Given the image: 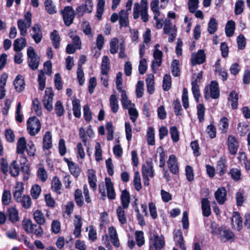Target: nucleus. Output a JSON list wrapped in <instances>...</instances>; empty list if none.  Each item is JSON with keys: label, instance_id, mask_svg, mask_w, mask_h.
<instances>
[{"label": "nucleus", "instance_id": "f8f14e48", "mask_svg": "<svg viewBox=\"0 0 250 250\" xmlns=\"http://www.w3.org/2000/svg\"><path fill=\"white\" fill-rule=\"evenodd\" d=\"M206 59V55L203 50H199L197 53L191 55V62L193 65L203 63Z\"/></svg>", "mask_w": 250, "mask_h": 250}, {"label": "nucleus", "instance_id": "774afa93", "mask_svg": "<svg viewBox=\"0 0 250 250\" xmlns=\"http://www.w3.org/2000/svg\"><path fill=\"white\" fill-rule=\"evenodd\" d=\"M244 1L242 0H238L235 5V14H241L244 10Z\"/></svg>", "mask_w": 250, "mask_h": 250}, {"label": "nucleus", "instance_id": "052dcab7", "mask_svg": "<svg viewBox=\"0 0 250 250\" xmlns=\"http://www.w3.org/2000/svg\"><path fill=\"white\" fill-rule=\"evenodd\" d=\"M174 239L177 244L179 246L184 245L182 232L180 230H178L174 232Z\"/></svg>", "mask_w": 250, "mask_h": 250}, {"label": "nucleus", "instance_id": "20e7f679", "mask_svg": "<svg viewBox=\"0 0 250 250\" xmlns=\"http://www.w3.org/2000/svg\"><path fill=\"white\" fill-rule=\"evenodd\" d=\"M205 98L208 99L209 98L217 99L220 95V91L218 84L217 82L212 81L209 85L205 89Z\"/></svg>", "mask_w": 250, "mask_h": 250}, {"label": "nucleus", "instance_id": "5701e85b", "mask_svg": "<svg viewBox=\"0 0 250 250\" xmlns=\"http://www.w3.org/2000/svg\"><path fill=\"white\" fill-rule=\"evenodd\" d=\"M7 215L9 220L12 223H16L19 220L18 211L14 207H10L7 209Z\"/></svg>", "mask_w": 250, "mask_h": 250}, {"label": "nucleus", "instance_id": "f257e3e1", "mask_svg": "<svg viewBox=\"0 0 250 250\" xmlns=\"http://www.w3.org/2000/svg\"><path fill=\"white\" fill-rule=\"evenodd\" d=\"M148 3L147 0H141L140 3L135 2L134 4L133 16L135 20L141 16L142 20L146 22L148 20V15L147 13Z\"/></svg>", "mask_w": 250, "mask_h": 250}, {"label": "nucleus", "instance_id": "09e8293b", "mask_svg": "<svg viewBox=\"0 0 250 250\" xmlns=\"http://www.w3.org/2000/svg\"><path fill=\"white\" fill-rule=\"evenodd\" d=\"M75 200L77 205L79 207H82L83 205V200L82 192L81 189H77L74 193Z\"/></svg>", "mask_w": 250, "mask_h": 250}, {"label": "nucleus", "instance_id": "de8ad7c7", "mask_svg": "<svg viewBox=\"0 0 250 250\" xmlns=\"http://www.w3.org/2000/svg\"><path fill=\"white\" fill-rule=\"evenodd\" d=\"M217 22L215 19L212 18L208 23V31L210 34H214L217 30Z\"/></svg>", "mask_w": 250, "mask_h": 250}, {"label": "nucleus", "instance_id": "4d7b16f0", "mask_svg": "<svg viewBox=\"0 0 250 250\" xmlns=\"http://www.w3.org/2000/svg\"><path fill=\"white\" fill-rule=\"evenodd\" d=\"M171 81L170 75L166 74L163 79V88L164 90L168 91L171 87Z\"/></svg>", "mask_w": 250, "mask_h": 250}, {"label": "nucleus", "instance_id": "423d86ee", "mask_svg": "<svg viewBox=\"0 0 250 250\" xmlns=\"http://www.w3.org/2000/svg\"><path fill=\"white\" fill-rule=\"evenodd\" d=\"M65 24L68 26L72 22L75 17L74 11L71 6H66L61 11Z\"/></svg>", "mask_w": 250, "mask_h": 250}, {"label": "nucleus", "instance_id": "2eb2a0df", "mask_svg": "<svg viewBox=\"0 0 250 250\" xmlns=\"http://www.w3.org/2000/svg\"><path fill=\"white\" fill-rule=\"evenodd\" d=\"M242 219L237 212H234L231 218L232 228L237 230H240L242 228Z\"/></svg>", "mask_w": 250, "mask_h": 250}, {"label": "nucleus", "instance_id": "dca6fc26", "mask_svg": "<svg viewBox=\"0 0 250 250\" xmlns=\"http://www.w3.org/2000/svg\"><path fill=\"white\" fill-rule=\"evenodd\" d=\"M105 184L107 190V195L109 199L113 200L115 198V192L113 187V184L109 178H105Z\"/></svg>", "mask_w": 250, "mask_h": 250}, {"label": "nucleus", "instance_id": "a19ab883", "mask_svg": "<svg viewBox=\"0 0 250 250\" xmlns=\"http://www.w3.org/2000/svg\"><path fill=\"white\" fill-rule=\"evenodd\" d=\"M121 103L123 107L125 109H127L134 104H132L130 100H128L125 91H123L121 94Z\"/></svg>", "mask_w": 250, "mask_h": 250}, {"label": "nucleus", "instance_id": "a211bd4d", "mask_svg": "<svg viewBox=\"0 0 250 250\" xmlns=\"http://www.w3.org/2000/svg\"><path fill=\"white\" fill-rule=\"evenodd\" d=\"M167 165L171 172L174 174H177L178 173V167L177 166V159L175 156L174 155H171L169 157V159L167 161Z\"/></svg>", "mask_w": 250, "mask_h": 250}, {"label": "nucleus", "instance_id": "0eeeda50", "mask_svg": "<svg viewBox=\"0 0 250 250\" xmlns=\"http://www.w3.org/2000/svg\"><path fill=\"white\" fill-rule=\"evenodd\" d=\"M54 93L52 88H46L45 95L43 97V104L44 107L49 111L53 110V99Z\"/></svg>", "mask_w": 250, "mask_h": 250}, {"label": "nucleus", "instance_id": "4c0bfd02", "mask_svg": "<svg viewBox=\"0 0 250 250\" xmlns=\"http://www.w3.org/2000/svg\"><path fill=\"white\" fill-rule=\"evenodd\" d=\"M147 91L150 94L154 92V76L152 74H149L146 79Z\"/></svg>", "mask_w": 250, "mask_h": 250}, {"label": "nucleus", "instance_id": "aec40b11", "mask_svg": "<svg viewBox=\"0 0 250 250\" xmlns=\"http://www.w3.org/2000/svg\"><path fill=\"white\" fill-rule=\"evenodd\" d=\"M128 14L129 13L125 10H122L119 12V23L121 27H126L128 25Z\"/></svg>", "mask_w": 250, "mask_h": 250}, {"label": "nucleus", "instance_id": "58836bf2", "mask_svg": "<svg viewBox=\"0 0 250 250\" xmlns=\"http://www.w3.org/2000/svg\"><path fill=\"white\" fill-rule=\"evenodd\" d=\"M74 115L76 118H80L81 115L80 101L77 99L72 101Z\"/></svg>", "mask_w": 250, "mask_h": 250}, {"label": "nucleus", "instance_id": "0e129e2a", "mask_svg": "<svg viewBox=\"0 0 250 250\" xmlns=\"http://www.w3.org/2000/svg\"><path fill=\"white\" fill-rule=\"evenodd\" d=\"M33 108L37 115L41 116L42 114V107L37 99H35L33 101Z\"/></svg>", "mask_w": 250, "mask_h": 250}, {"label": "nucleus", "instance_id": "ea45409f", "mask_svg": "<svg viewBox=\"0 0 250 250\" xmlns=\"http://www.w3.org/2000/svg\"><path fill=\"white\" fill-rule=\"evenodd\" d=\"M235 29V22L233 21H229L225 28V32L228 37H231L233 35Z\"/></svg>", "mask_w": 250, "mask_h": 250}, {"label": "nucleus", "instance_id": "8fccbe9b", "mask_svg": "<svg viewBox=\"0 0 250 250\" xmlns=\"http://www.w3.org/2000/svg\"><path fill=\"white\" fill-rule=\"evenodd\" d=\"M165 25L164 27V31L165 34H168L171 33L172 31H176L175 26L172 27V23L170 20L166 19L165 20Z\"/></svg>", "mask_w": 250, "mask_h": 250}, {"label": "nucleus", "instance_id": "864d4df0", "mask_svg": "<svg viewBox=\"0 0 250 250\" xmlns=\"http://www.w3.org/2000/svg\"><path fill=\"white\" fill-rule=\"evenodd\" d=\"M23 186L21 184H18L17 186L15 188L13 196L14 198L19 202V200L20 199L21 195L23 192Z\"/></svg>", "mask_w": 250, "mask_h": 250}, {"label": "nucleus", "instance_id": "6e6552de", "mask_svg": "<svg viewBox=\"0 0 250 250\" xmlns=\"http://www.w3.org/2000/svg\"><path fill=\"white\" fill-rule=\"evenodd\" d=\"M149 246H152L156 250H161L165 246V239L163 236L153 234V237L150 239Z\"/></svg>", "mask_w": 250, "mask_h": 250}, {"label": "nucleus", "instance_id": "ddd939ff", "mask_svg": "<svg viewBox=\"0 0 250 250\" xmlns=\"http://www.w3.org/2000/svg\"><path fill=\"white\" fill-rule=\"evenodd\" d=\"M228 148L232 155L236 154L239 147L238 142L236 138L232 136H229L228 139Z\"/></svg>", "mask_w": 250, "mask_h": 250}, {"label": "nucleus", "instance_id": "cd10ccee", "mask_svg": "<svg viewBox=\"0 0 250 250\" xmlns=\"http://www.w3.org/2000/svg\"><path fill=\"white\" fill-rule=\"evenodd\" d=\"M13 45L15 51L20 52L26 46V39L22 37L17 39L15 40Z\"/></svg>", "mask_w": 250, "mask_h": 250}, {"label": "nucleus", "instance_id": "1a4fd4ad", "mask_svg": "<svg viewBox=\"0 0 250 250\" xmlns=\"http://www.w3.org/2000/svg\"><path fill=\"white\" fill-rule=\"evenodd\" d=\"M218 230L220 238L222 241L226 242L234 240V234L232 231L223 227L218 228Z\"/></svg>", "mask_w": 250, "mask_h": 250}, {"label": "nucleus", "instance_id": "c03bdc74", "mask_svg": "<svg viewBox=\"0 0 250 250\" xmlns=\"http://www.w3.org/2000/svg\"><path fill=\"white\" fill-rule=\"evenodd\" d=\"M171 72L175 77L178 76L180 74L179 61L177 60H174L171 64Z\"/></svg>", "mask_w": 250, "mask_h": 250}, {"label": "nucleus", "instance_id": "13d9d810", "mask_svg": "<svg viewBox=\"0 0 250 250\" xmlns=\"http://www.w3.org/2000/svg\"><path fill=\"white\" fill-rule=\"evenodd\" d=\"M38 81L39 83V89L42 91L45 88L46 81L45 76L42 71L38 75Z\"/></svg>", "mask_w": 250, "mask_h": 250}, {"label": "nucleus", "instance_id": "7c9ffc66", "mask_svg": "<svg viewBox=\"0 0 250 250\" xmlns=\"http://www.w3.org/2000/svg\"><path fill=\"white\" fill-rule=\"evenodd\" d=\"M14 85L15 88L18 92H21L24 89V80L22 79V77L21 75H18L16 77L14 82Z\"/></svg>", "mask_w": 250, "mask_h": 250}, {"label": "nucleus", "instance_id": "6e6d98bb", "mask_svg": "<svg viewBox=\"0 0 250 250\" xmlns=\"http://www.w3.org/2000/svg\"><path fill=\"white\" fill-rule=\"evenodd\" d=\"M135 235L137 245L139 247H141L145 243L143 232L142 231H136Z\"/></svg>", "mask_w": 250, "mask_h": 250}, {"label": "nucleus", "instance_id": "c756f323", "mask_svg": "<svg viewBox=\"0 0 250 250\" xmlns=\"http://www.w3.org/2000/svg\"><path fill=\"white\" fill-rule=\"evenodd\" d=\"M110 60L107 56L103 57L101 64V74H107L109 70Z\"/></svg>", "mask_w": 250, "mask_h": 250}, {"label": "nucleus", "instance_id": "bf43d9fd", "mask_svg": "<svg viewBox=\"0 0 250 250\" xmlns=\"http://www.w3.org/2000/svg\"><path fill=\"white\" fill-rule=\"evenodd\" d=\"M229 127V122L228 119L226 117H223L220 119L219 124V127L222 132L223 133H226L227 129Z\"/></svg>", "mask_w": 250, "mask_h": 250}, {"label": "nucleus", "instance_id": "338daca9", "mask_svg": "<svg viewBox=\"0 0 250 250\" xmlns=\"http://www.w3.org/2000/svg\"><path fill=\"white\" fill-rule=\"evenodd\" d=\"M133 182L135 189L139 191L142 188V185L141 183L140 176L138 172H136L134 173Z\"/></svg>", "mask_w": 250, "mask_h": 250}, {"label": "nucleus", "instance_id": "49530a36", "mask_svg": "<svg viewBox=\"0 0 250 250\" xmlns=\"http://www.w3.org/2000/svg\"><path fill=\"white\" fill-rule=\"evenodd\" d=\"M10 173L13 177H16L19 174V167L17 161H13L11 164L10 167Z\"/></svg>", "mask_w": 250, "mask_h": 250}, {"label": "nucleus", "instance_id": "5fc2aeb1", "mask_svg": "<svg viewBox=\"0 0 250 250\" xmlns=\"http://www.w3.org/2000/svg\"><path fill=\"white\" fill-rule=\"evenodd\" d=\"M216 169L217 173L220 176L226 172V167L224 160L221 159L218 162Z\"/></svg>", "mask_w": 250, "mask_h": 250}, {"label": "nucleus", "instance_id": "7ed1b4c3", "mask_svg": "<svg viewBox=\"0 0 250 250\" xmlns=\"http://www.w3.org/2000/svg\"><path fill=\"white\" fill-rule=\"evenodd\" d=\"M24 20H18V27L20 31V34L22 36H25L27 34V29L31 25L32 14L29 11L27 12L24 16Z\"/></svg>", "mask_w": 250, "mask_h": 250}, {"label": "nucleus", "instance_id": "9b49d317", "mask_svg": "<svg viewBox=\"0 0 250 250\" xmlns=\"http://www.w3.org/2000/svg\"><path fill=\"white\" fill-rule=\"evenodd\" d=\"M93 10V3L86 2L85 1L84 3L80 5L76 10V14L79 16H82L84 13H90Z\"/></svg>", "mask_w": 250, "mask_h": 250}, {"label": "nucleus", "instance_id": "6ab92c4d", "mask_svg": "<svg viewBox=\"0 0 250 250\" xmlns=\"http://www.w3.org/2000/svg\"><path fill=\"white\" fill-rule=\"evenodd\" d=\"M142 173L143 176L150 177L154 176V170L153 169L152 162L151 161L146 162V165L143 166Z\"/></svg>", "mask_w": 250, "mask_h": 250}, {"label": "nucleus", "instance_id": "393cba45", "mask_svg": "<svg viewBox=\"0 0 250 250\" xmlns=\"http://www.w3.org/2000/svg\"><path fill=\"white\" fill-rule=\"evenodd\" d=\"M121 200L122 204V207L125 208H127L130 202V197L129 193L125 189L122 191L121 195Z\"/></svg>", "mask_w": 250, "mask_h": 250}, {"label": "nucleus", "instance_id": "c9c22d12", "mask_svg": "<svg viewBox=\"0 0 250 250\" xmlns=\"http://www.w3.org/2000/svg\"><path fill=\"white\" fill-rule=\"evenodd\" d=\"M109 101L111 111L113 113H116L119 109L118 101L117 96L115 95H111Z\"/></svg>", "mask_w": 250, "mask_h": 250}, {"label": "nucleus", "instance_id": "603ef678", "mask_svg": "<svg viewBox=\"0 0 250 250\" xmlns=\"http://www.w3.org/2000/svg\"><path fill=\"white\" fill-rule=\"evenodd\" d=\"M11 200V192L8 190H4L2 196V202L4 205H8L10 204Z\"/></svg>", "mask_w": 250, "mask_h": 250}, {"label": "nucleus", "instance_id": "4be33fe9", "mask_svg": "<svg viewBox=\"0 0 250 250\" xmlns=\"http://www.w3.org/2000/svg\"><path fill=\"white\" fill-rule=\"evenodd\" d=\"M87 173L89 184L91 188L95 191L97 188V178L95 172L93 169H89Z\"/></svg>", "mask_w": 250, "mask_h": 250}, {"label": "nucleus", "instance_id": "3c124183", "mask_svg": "<svg viewBox=\"0 0 250 250\" xmlns=\"http://www.w3.org/2000/svg\"><path fill=\"white\" fill-rule=\"evenodd\" d=\"M159 0H153L150 3V8L154 13V19L157 18V16H160V12L158 10Z\"/></svg>", "mask_w": 250, "mask_h": 250}, {"label": "nucleus", "instance_id": "e2e57ef3", "mask_svg": "<svg viewBox=\"0 0 250 250\" xmlns=\"http://www.w3.org/2000/svg\"><path fill=\"white\" fill-rule=\"evenodd\" d=\"M55 110L58 117L62 116L64 114V108L61 101H57L55 105Z\"/></svg>", "mask_w": 250, "mask_h": 250}, {"label": "nucleus", "instance_id": "72a5a7b5", "mask_svg": "<svg viewBox=\"0 0 250 250\" xmlns=\"http://www.w3.org/2000/svg\"><path fill=\"white\" fill-rule=\"evenodd\" d=\"M26 140L24 137L19 139L17 144V152L18 154H23L26 148Z\"/></svg>", "mask_w": 250, "mask_h": 250}, {"label": "nucleus", "instance_id": "2f4dec72", "mask_svg": "<svg viewBox=\"0 0 250 250\" xmlns=\"http://www.w3.org/2000/svg\"><path fill=\"white\" fill-rule=\"evenodd\" d=\"M65 160L67 162L68 166L71 173L75 177H78L80 174V169L78 166L74 162L69 161L67 159H65Z\"/></svg>", "mask_w": 250, "mask_h": 250}, {"label": "nucleus", "instance_id": "a878e982", "mask_svg": "<svg viewBox=\"0 0 250 250\" xmlns=\"http://www.w3.org/2000/svg\"><path fill=\"white\" fill-rule=\"evenodd\" d=\"M238 95L235 91H232L229 95L228 98V104L231 105L233 109L237 108Z\"/></svg>", "mask_w": 250, "mask_h": 250}, {"label": "nucleus", "instance_id": "37998d69", "mask_svg": "<svg viewBox=\"0 0 250 250\" xmlns=\"http://www.w3.org/2000/svg\"><path fill=\"white\" fill-rule=\"evenodd\" d=\"M192 91L197 102L199 101V98L200 96L199 86L197 83V79L191 83Z\"/></svg>", "mask_w": 250, "mask_h": 250}, {"label": "nucleus", "instance_id": "e433bc0d", "mask_svg": "<svg viewBox=\"0 0 250 250\" xmlns=\"http://www.w3.org/2000/svg\"><path fill=\"white\" fill-rule=\"evenodd\" d=\"M62 183L59 179L55 176L53 178L51 183L52 190L56 192L60 193V190L62 187Z\"/></svg>", "mask_w": 250, "mask_h": 250}, {"label": "nucleus", "instance_id": "4468645a", "mask_svg": "<svg viewBox=\"0 0 250 250\" xmlns=\"http://www.w3.org/2000/svg\"><path fill=\"white\" fill-rule=\"evenodd\" d=\"M217 202L223 205L227 200V191L225 188H219L214 193Z\"/></svg>", "mask_w": 250, "mask_h": 250}, {"label": "nucleus", "instance_id": "f704fd0d", "mask_svg": "<svg viewBox=\"0 0 250 250\" xmlns=\"http://www.w3.org/2000/svg\"><path fill=\"white\" fill-rule=\"evenodd\" d=\"M44 7L49 14H53L57 12L56 7L52 0H46L44 1Z\"/></svg>", "mask_w": 250, "mask_h": 250}, {"label": "nucleus", "instance_id": "680f3d73", "mask_svg": "<svg viewBox=\"0 0 250 250\" xmlns=\"http://www.w3.org/2000/svg\"><path fill=\"white\" fill-rule=\"evenodd\" d=\"M4 135L7 142L13 143L15 141V136L13 131L11 129H6L5 130Z\"/></svg>", "mask_w": 250, "mask_h": 250}, {"label": "nucleus", "instance_id": "69168bd1", "mask_svg": "<svg viewBox=\"0 0 250 250\" xmlns=\"http://www.w3.org/2000/svg\"><path fill=\"white\" fill-rule=\"evenodd\" d=\"M21 203L24 208L26 209L29 208L32 204L31 198L29 195H24L22 197Z\"/></svg>", "mask_w": 250, "mask_h": 250}, {"label": "nucleus", "instance_id": "a18cd8bd", "mask_svg": "<svg viewBox=\"0 0 250 250\" xmlns=\"http://www.w3.org/2000/svg\"><path fill=\"white\" fill-rule=\"evenodd\" d=\"M118 43L119 41L116 38H114L110 41L109 43V51L111 54H114L117 53L118 50Z\"/></svg>", "mask_w": 250, "mask_h": 250}, {"label": "nucleus", "instance_id": "b1692460", "mask_svg": "<svg viewBox=\"0 0 250 250\" xmlns=\"http://www.w3.org/2000/svg\"><path fill=\"white\" fill-rule=\"evenodd\" d=\"M43 149L48 150L52 147L51 133L46 131L43 137Z\"/></svg>", "mask_w": 250, "mask_h": 250}, {"label": "nucleus", "instance_id": "c85d7f7f", "mask_svg": "<svg viewBox=\"0 0 250 250\" xmlns=\"http://www.w3.org/2000/svg\"><path fill=\"white\" fill-rule=\"evenodd\" d=\"M34 219L39 225H43L45 223V219L42 212L40 210H36L33 213Z\"/></svg>", "mask_w": 250, "mask_h": 250}, {"label": "nucleus", "instance_id": "9d476101", "mask_svg": "<svg viewBox=\"0 0 250 250\" xmlns=\"http://www.w3.org/2000/svg\"><path fill=\"white\" fill-rule=\"evenodd\" d=\"M154 60L152 62L151 68L155 72L158 67L161 65L163 52L158 49H155L153 53Z\"/></svg>", "mask_w": 250, "mask_h": 250}, {"label": "nucleus", "instance_id": "39448f33", "mask_svg": "<svg viewBox=\"0 0 250 250\" xmlns=\"http://www.w3.org/2000/svg\"><path fill=\"white\" fill-rule=\"evenodd\" d=\"M27 55L29 66L33 70H36L39 65L40 58L37 55L32 47L30 46L28 48Z\"/></svg>", "mask_w": 250, "mask_h": 250}, {"label": "nucleus", "instance_id": "f03ea898", "mask_svg": "<svg viewBox=\"0 0 250 250\" xmlns=\"http://www.w3.org/2000/svg\"><path fill=\"white\" fill-rule=\"evenodd\" d=\"M41 128V123L38 118L31 117L27 121V130L31 136H35L39 132Z\"/></svg>", "mask_w": 250, "mask_h": 250}, {"label": "nucleus", "instance_id": "412c9836", "mask_svg": "<svg viewBox=\"0 0 250 250\" xmlns=\"http://www.w3.org/2000/svg\"><path fill=\"white\" fill-rule=\"evenodd\" d=\"M201 208L203 215L206 217H208L211 214L210 203L207 198H203L201 200Z\"/></svg>", "mask_w": 250, "mask_h": 250}, {"label": "nucleus", "instance_id": "f3484780", "mask_svg": "<svg viewBox=\"0 0 250 250\" xmlns=\"http://www.w3.org/2000/svg\"><path fill=\"white\" fill-rule=\"evenodd\" d=\"M32 33L31 35L36 43H39L42 38V31L38 24H36L32 27Z\"/></svg>", "mask_w": 250, "mask_h": 250}, {"label": "nucleus", "instance_id": "bb28decb", "mask_svg": "<svg viewBox=\"0 0 250 250\" xmlns=\"http://www.w3.org/2000/svg\"><path fill=\"white\" fill-rule=\"evenodd\" d=\"M125 208L122 207L121 206H118L116 209V214L119 221L122 224H125L127 222L126 216L125 212Z\"/></svg>", "mask_w": 250, "mask_h": 250}, {"label": "nucleus", "instance_id": "473e14b6", "mask_svg": "<svg viewBox=\"0 0 250 250\" xmlns=\"http://www.w3.org/2000/svg\"><path fill=\"white\" fill-rule=\"evenodd\" d=\"M50 38L54 47L56 49L59 48L60 46V37L57 30H54L51 33Z\"/></svg>", "mask_w": 250, "mask_h": 250}, {"label": "nucleus", "instance_id": "79ce46f5", "mask_svg": "<svg viewBox=\"0 0 250 250\" xmlns=\"http://www.w3.org/2000/svg\"><path fill=\"white\" fill-rule=\"evenodd\" d=\"M147 140L149 145L155 144L154 131L152 127H149L147 131Z\"/></svg>", "mask_w": 250, "mask_h": 250}]
</instances>
